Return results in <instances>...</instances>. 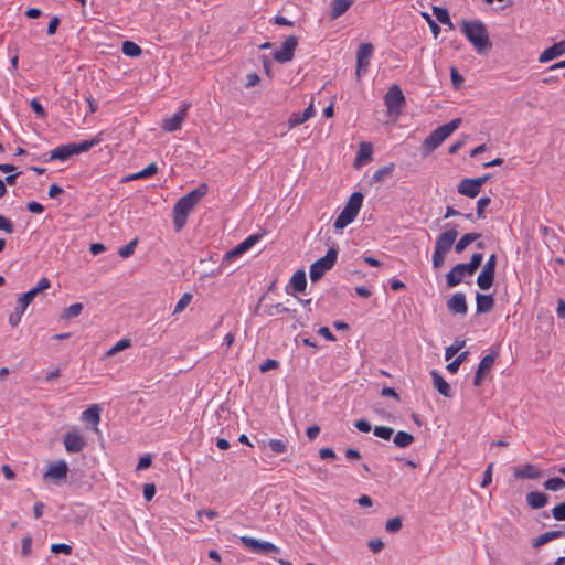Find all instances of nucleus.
<instances>
[{
  "mask_svg": "<svg viewBox=\"0 0 565 565\" xmlns=\"http://www.w3.org/2000/svg\"><path fill=\"white\" fill-rule=\"evenodd\" d=\"M209 186L206 183L200 184L186 195L180 198L173 206V225L175 231L182 230L191 211L206 195Z\"/></svg>",
  "mask_w": 565,
  "mask_h": 565,
  "instance_id": "obj_1",
  "label": "nucleus"
},
{
  "mask_svg": "<svg viewBox=\"0 0 565 565\" xmlns=\"http://www.w3.org/2000/svg\"><path fill=\"white\" fill-rule=\"evenodd\" d=\"M461 32L477 53L483 54L491 47L486 25L479 20H462Z\"/></svg>",
  "mask_w": 565,
  "mask_h": 565,
  "instance_id": "obj_2",
  "label": "nucleus"
},
{
  "mask_svg": "<svg viewBox=\"0 0 565 565\" xmlns=\"http://www.w3.org/2000/svg\"><path fill=\"white\" fill-rule=\"evenodd\" d=\"M461 121V118H455L431 131L422 143V152L424 154H428L436 150L455 130L460 127Z\"/></svg>",
  "mask_w": 565,
  "mask_h": 565,
  "instance_id": "obj_3",
  "label": "nucleus"
},
{
  "mask_svg": "<svg viewBox=\"0 0 565 565\" xmlns=\"http://www.w3.org/2000/svg\"><path fill=\"white\" fill-rule=\"evenodd\" d=\"M363 199L364 196L361 192H353L350 195L344 209L334 221L333 226L335 230H343L356 218L362 207Z\"/></svg>",
  "mask_w": 565,
  "mask_h": 565,
  "instance_id": "obj_4",
  "label": "nucleus"
},
{
  "mask_svg": "<svg viewBox=\"0 0 565 565\" xmlns=\"http://www.w3.org/2000/svg\"><path fill=\"white\" fill-rule=\"evenodd\" d=\"M98 142V139H90L78 143L73 142L56 147L51 151L50 160L65 161L74 154H79L90 150Z\"/></svg>",
  "mask_w": 565,
  "mask_h": 565,
  "instance_id": "obj_5",
  "label": "nucleus"
},
{
  "mask_svg": "<svg viewBox=\"0 0 565 565\" xmlns=\"http://www.w3.org/2000/svg\"><path fill=\"white\" fill-rule=\"evenodd\" d=\"M338 250L335 248H329L327 254L316 260L309 269V276L312 281H317L323 277V275L330 270L337 262Z\"/></svg>",
  "mask_w": 565,
  "mask_h": 565,
  "instance_id": "obj_6",
  "label": "nucleus"
},
{
  "mask_svg": "<svg viewBox=\"0 0 565 565\" xmlns=\"http://www.w3.org/2000/svg\"><path fill=\"white\" fill-rule=\"evenodd\" d=\"M489 178V174L473 179L465 178L459 182L457 186L458 193L468 198H476Z\"/></svg>",
  "mask_w": 565,
  "mask_h": 565,
  "instance_id": "obj_7",
  "label": "nucleus"
},
{
  "mask_svg": "<svg viewBox=\"0 0 565 565\" xmlns=\"http://www.w3.org/2000/svg\"><path fill=\"white\" fill-rule=\"evenodd\" d=\"M374 52V46L371 43H362L356 52V70L355 75L358 78L363 76L369 68L371 57Z\"/></svg>",
  "mask_w": 565,
  "mask_h": 565,
  "instance_id": "obj_8",
  "label": "nucleus"
},
{
  "mask_svg": "<svg viewBox=\"0 0 565 565\" xmlns=\"http://www.w3.org/2000/svg\"><path fill=\"white\" fill-rule=\"evenodd\" d=\"M51 287V282L50 280L46 278V277H42L35 287L31 288L29 291H26L25 294H23L19 299H18V306H17V309L21 310L22 312H24L28 308V306L34 300V298L41 292V291H44L46 289H49Z\"/></svg>",
  "mask_w": 565,
  "mask_h": 565,
  "instance_id": "obj_9",
  "label": "nucleus"
},
{
  "mask_svg": "<svg viewBox=\"0 0 565 565\" xmlns=\"http://www.w3.org/2000/svg\"><path fill=\"white\" fill-rule=\"evenodd\" d=\"M298 46V39L295 35L288 36L281 44L280 49L276 50L273 57L278 63H287L294 58L295 51Z\"/></svg>",
  "mask_w": 565,
  "mask_h": 565,
  "instance_id": "obj_10",
  "label": "nucleus"
},
{
  "mask_svg": "<svg viewBox=\"0 0 565 565\" xmlns=\"http://www.w3.org/2000/svg\"><path fill=\"white\" fill-rule=\"evenodd\" d=\"M63 444L68 454L81 452L86 447V440L78 429L68 430L63 437Z\"/></svg>",
  "mask_w": 565,
  "mask_h": 565,
  "instance_id": "obj_11",
  "label": "nucleus"
},
{
  "mask_svg": "<svg viewBox=\"0 0 565 565\" xmlns=\"http://www.w3.org/2000/svg\"><path fill=\"white\" fill-rule=\"evenodd\" d=\"M241 542L245 547L254 553L268 554L279 552V547H277L275 544L270 542H262L254 537L242 536Z\"/></svg>",
  "mask_w": 565,
  "mask_h": 565,
  "instance_id": "obj_12",
  "label": "nucleus"
},
{
  "mask_svg": "<svg viewBox=\"0 0 565 565\" xmlns=\"http://www.w3.org/2000/svg\"><path fill=\"white\" fill-rule=\"evenodd\" d=\"M384 102L390 113L398 110L405 102L404 94L399 86H391L384 97Z\"/></svg>",
  "mask_w": 565,
  "mask_h": 565,
  "instance_id": "obj_13",
  "label": "nucleus"
},
{
  "mask_svg": "<svg viewBox=\"0 0 565 565\" xmlns=\"http://www.w3.org/2000/svg\"><path fill=\"white\" fill-rule=\"evenodd\" d=\"M458 232L455 227L443 232L435 241V250L447 254L457 238Z\"/></svg>",
  "mask_w": 565,
  "mask_h": 565,
  "instance_id": "obj_14",
  "label": "nucleus"
},
{
  "mask_svg": "<svg viewBox=\"0 0 565 565\" xmlns=\"http://www.w3.org/2000/svg\"><path fill=\"white\" fill-rule=\"evenodd\" d=\"M189 105H184L182 109L177 111L172 117L166 118L161 125L162 129L167 132L180 130L186 117Z\"/></svg>",
  "mask_w": 565,
  "mask_h": 565,
  "instance_id": "obj_15",
  "label": "nucleus"
},
{
  "mask_svg": "<svg viewBox=\"0 0 565 565\" xmlns=\"http://www.w3.org/2000/svg\"><path fill=\"white\" fill-rule=\"evenodd\" d=\"M565 54V40L553 44L552 46L545 49L540 55H539V63H547L554 58H557Z\"/></svg>",
  "mask_w": 565,
  "mask_h": 565,
  "instance_id": "obj_16",
  "label": "nucleus"
},
{
  "mask_svg": "<svg viewBox=\"0 0 565 565\" xmlns=\"http://www.w3.org/2000/svg\"><path fill=\"white\" fill-rule=\"evenodd\" d=\"M447 308L451 313L466 315L468 310L466 296L461 292L452 295L447 301Z\"/></svg>",
  "mask_w": 565,
  "mask_h": 565,
  "instance_id": "obj_17",
  "label": "nucleus"
},
{
  "mask_svg": "<svg viewBox=\"0 0 565 565\" xmlns=\"http://www.w3.org/2000/svg\"><path fill=\"white\" fill-rule=\"evenodd\" d=\"M81 419L85 423L92 424L94 431H98L100 407L97 404L89 406L87 409L82 412Z\"/></svg>",
  "mask_w": 565,
  "mask_h": 565,
  "instance_id": "obj_18",
  "label": "nucleus"
},
{
  "mask_svg": "<svg viewBox=\"0 0 565 565\" xmlns=\"http://www.w3.org/2000/svg\"><path fill=\"white\" fill-rule=\"evenodd\" d=\"M68 467L64 460H58L49 466L47 471L45 472V478H52L55 480L64 479L67 475Z\"/></svg>",
  "mask_w": 565,
  "mask_h": 565,
  "instance_id": "obj_19",
  "label": "nucleus"
},
{
  "mask_svg": "<svg viewBox=\"0 0 565 565\" xmlns=\"http://www.w3.org/2000/svg\"><path fill=\"white\" fill-rule=\"evenodd\" d=\"M434 387L444 397H451L452 390L447 381L435 370L430 372Z\"/></svg>",
  "mask_w": 565,
  "mask_h": 565,
  "instance_id": "obj_20",
  "label": "nucleus"
},
{
  "mask_svg": "<svg viewBox=\"0 0 565 565\" xmlns=\"http://www.w3.org/2000/svg\"><path fill=\"white\" fill-rule=\"evenodd\" d=\"M525 499H526V503L532 509H541V508L545 507L548 502V495L543 492H539V491L529 492L526 494Z\"/></svg>",
  "mask_w": 565,
  "mask_h": 565,
  "instance_id": "obj_21",
  "label": "nucleus"
},
{
  "mask_svg": "<svg viewBox=\"0 0 565 565\" xmlns=\"http://www.w3.org/2000/svg\"><path fill=\"white\" fill-rule=\"evenodd\" d=\"M494 307V298L491 295L477 294L476 308L478 313H486Z\"/></svg>",
  "mask_w": 565,
  "mask_h": 565,
  "instance_id": "obj_22",
  "label": "nucleus"
},
{
  "mask_svg": "<svg viewBox=\"0 0 565 565\" xmlns=\"http://www.w3.org/2000/svg\"><path fill=\"white\" fill-rule=\"evenodd\" d=\"M158 170L159 169H158L157 163L151 162L145 169H142L136 173L127 175L124 179V181L129 182V181L139 180V179H149V178L153 177L154 174H157Z\"/></svg>",
  "mask_w": 565,
  "mask_h": 565,
  "instance_id": "obj_23",
  "label": "nucleus"
},
{
  "mask_svg": "<svg viewBox=\"0 0 565 565\" xmlns=\"http://www.w3.org/2000/svg\"><path fill=\"white\" fill-rule=\"evenodd\" d=\"M354 0H333L330 11V19L335 20L344 14L353 4Z\"/></svg>",
  "mask_w": 565,
  "mask_h": 565,
  "instance_id": "obj_24",
  "label": "nucleus"
},
{
  "mask_svg": "<svg viewBox=\"0 0 565 565\" xmlns=\"http://www.w3.org/2000/svg\"><path fill=\"white\" fill-rule=\"evenodd\" d=\"M465 275L466 271L462 269V266H460V264L455 265L446 276L447 285L449 287L459 285L462 281Z\"/></svg>",
  "mask_w": 565,
  "mask_h": 565,
  "instance_id": "obj_25",
  "label": "nucleus"
},
{
  "mask_svg": "<svg viewBox=\"0 0 565 565\" xmlns=\"http://www.w3.org/2000/svg\"><path fill=\"white\" fill-rule=\"evenodd\" d=\"M540 470H537L533 465L530 463L514 471V477L519 479H537L540 478Z\"/></svg>",
  "mask_w": 565,
  "mask_h": 565,
  "instance_id": "obj_26",
  "label": "nucleus"
},
{
  "mask_svg": "<svg viewBox=\"0 0 565 565\" xmlns=\"http://www.w3.org/2000/svg\"><path fill=\"white\" fill-rule=\"evenodd\" d=\"M564 533L562 531H548L533 539L532 545L537 548L555 539H558Z\"/></svg>",
  "mask_w": 565,
  "mask_h": 565,
  "instance_id": "obj_27",
  "label": "nucleus"
},
{
  "mask_svg": "<svg viewBox=\"0 0 565 565\" xmlns=\"http://www.w3.org/2000/svg\"><path fill=\"white\" fill-rule=\"evenodd\" d=\"M495 273L482 269L477 278V285L481 290H488L492 287Z\"/></svg>",
  "mask_w": 565,
  "mask_h": 565,
  "instance_id": "obj_28",
  "label": "nucleus"
},
{
  "mask_svg": "<svg viewBox=\"0 0 565 565\" xmlns=\"http://www.w3.org/2000/svg\"><path fill=\"white\" fill-rule=\"evenodd\" d=\"M290 285L296 292H302L306 289L307 286V279L306 274L303 270H297L291 279Z\"/></svg>",
  "mask_w": 565,
  "mask_h": 565,
  "instance_id": "obj_29",
  "label": "nucleus"
},
{
  "mask_svg": "<svg viewBox=\"0 0 565 565\" xmlns=\"http://www.w3.org/2000/svg\"><path fill=\"white\" fill-rule=\"evenodd\" d=\"M481 234L479 233H468L460 237V239L455 245L456 253H462L471 243L480 238Z\"/></svg>",
  "mask_w": 565,
  "mask_h": 565,
  "instance_id": "obj_30",
  "label": "nucleus"
},
{
  "mask_svg": "<svg viewBox=\"0 0 565 565\" xmlns=\"http://www.w3.org/2000/svg\"><path fill=\"white\" fill-rule=\"evenodd\" d=\"M373 146L370 142H361L355 157L356 162H366L372 159Z\"/></svg>",
  "mask_w": 565,
  "mask_h": 565,
  "instance_id": "obj_31",
  "label": "nucleus"
},
{
  "mask_svg": "<svg viewBox=\"0 0 565 565\" xmlns=\"http://www.w3.org/2000/svg\"><path fill=\"white\" fill-rule=\"evenodd\" d=\"M497 356H498V352H492V353H489L486 356H483L478 365L477 371H479V373H482L484 375L487 373H489L495 362Z\"/></svg>",
  "mask_w": 565,
  "mask_h": 565,
  "instance_id": "obj_32",
  "label": "nucleus"
},
{
  "mask_svg": "<svg viewBox=\"0 0 565 565\" xmlns=\"http://www.w3.org/2000/svg\"><path fill=\"white\" fill-rule=\"evenodd\" d=\"M433 13L440 23L447 25L451 30L454 29V23L451 22L447 9L435 6L433 7Z\"/></svg>",
  "mask_w": 565,
  "mask_h": 565,
  "instance_id": "obj_33",
  "label": "nucleus"
},
{
  "mask_svg": "<svg viewBox=\"0 0 565 565\" xmlns=\"http://www.w3.org/2000/svg\"><path fill=\"white\" fill-rule=\"evenodd\" d=\"M482 260L483 255L481 253H477L472 255L468 264H460V266H462V269L466 271V274L472 275L480 267Z\"/></svg>",
  "mask_w": 565,
  "mask_h": 565,
  "instance_id": "obj_34",
  "label": "nucleus"
},
{
  "mask_svg": "<svg viewBox=\"0 0 565 565\" xmlns=\"http://www.w3.org/2000/svg\"><path fill=\"white\" fill-rule=\"evenodd\" d=\"M394 169H395V164L394 163H390L387 166L379 168L373 173V177H372L373 181L374 182H382V181H384L387 177L392 175Z\"/></svg>",
  "mask_w": 565,
  "mask_h": 565,
  "instance_id": "obj_35",
  "label": "nucleus"
},
{
  "mask_svg": "<svg viewBox=\"0 0 565 565\" xmlns=\"http://www.w3.org/2000/svg\"><path fill=\"white\" fill-rule=\"evenodd\" d=\"M122 53L129 57H138L141 55V47L132 41H125L121 47Z\"/></svg>",
  "mask_w": 565,
  "mask_h": 565,
  "instance_id": "obj_36",
  "label": "nucleus"
},
{
  "mask_svg": "<svg viewBox=\"0 0 565 565\" xmlns=\"http://www.w3.org/2000/svg\"><path fill=\"white\" fill-rule=\"evenodd\" d=\"M414 441V436L406 431H398L394 437V444L399 448H406Z\"/></svg>",
  "mask_w": 565,
  "mask_h": 565,
  "instance_id": "obj_37",
  "label": "nucleus"
},
{
  "mask_svg": "<svg viewBox=\"0 0 565 565\" xmlns=\"http://www.w3.org/2000/svg\"><path fill=\"white\" fill-rule=\"evenodd\" d=\"M244 253H245V250L242 247V245L241 244L236 245L234 248H232L231 250L225 253V255L223 256L221 266H224L225 264L231 263L233 259L239 257Z\"/></svg>",
  "mask_w": 565,
  "mask_h": 565,
  "instance_id": "obj_38",
  "label": "nucleus"
},
{
  "mask_svg": "<svg viewBox=\"0 0 565 565\" xmlns=\"http://www.w3.org/2000/svg\"><path fill=\"white\" fill-rule=\"evenodd\" d=\"M83 308L81 302L73 303L64 309L62 317L65 319L76 318L82 313Z\"/></svg>",
  "mask_w": 565,
  "mask_h": 565,
  "instance_id": "obj_39",
  "label": "nucleus"
},
{
  "mask_svg": "<svg viewBox=\"0 0 565 565\" xmlns=\"http://www.w3.org/2000/svg\"><path fill=\"white\" fill-rule=\"evenodd\" d=\"M131 347V341L130 339H127V338H122L120 339L119 341L116 342L115 345H113L108 352H107V356H113L115 354H117L118 352L122 351V350H126L128 348Z\"/></svg>",
  "mask_w": 565,
  "mask_h": 565,
  "instance_id": "obj_40",
  "label": "nucleus"
},
{
  "mask_svg": "<svg viewBox=\"0 0 565 565\" xmlns=\"http://www.w3.org/2000/svg\"><path fill=\"white\" fill-rule=\"evenodd\" d=\"M543 486L548 491H559L565 488V481L559 477H555L547 479Z\"/></svg>",
  "mask_w": 565,
  "mask_h": 565,
  "instance_id": "obj_41",
  "label": "nucleus"
},
{
  "mask_svg": "<svg viewBox=\"0 0 565 565\" xmlns=\"http://www.w3.org/2000/svg\"><path fill=\"white\" fill-rule=\"evenodd\" d=\"M466 344L465 340L457 339L455 343L448 347L445 351V359L449 361L455 354H457Z\"/></svg>",
  "mask_w": 565,
  "mask_h": 565,
  "instance_id": "obj_42",
  "label": "nucleus"
},
{
  "mask_svg": "<svg viewBox=\"0 0 565 565\" xmlns=\"http://www.w3.org/2000/svg\"><path fill=\"white\" fill-rule=\"evenodd\" d=\"M267 445L275 454H284L287 451V443L282 439H270Z\"/></svg>",
  "mask_w": 565,
  "mask_h": 565,
  "instance_id": "obj_43",
  "label": "nucleus"
},
{
  "mask_svg": "<svg viewBox=\"0 0 565 565\" xmlns=\"http://www.w3.org/2000/svg\"><path fill=\"white\" fill-rule=\"evenodd\" d=\"M393 433H394L393 428H391L388 426H375L373 429V434L376 437L382 438L384 440L391 439Z\"/></svg>",
  "mask_w": 565,
  "mask_h": 565,
  "instance_id": "obj_44",
  "label": "nucleus"
},
{
  "mask_svg": "<svg viewBox=\"0 0 565 565\" xmlns=\"http://www.w3.org/2000/svg\"><path fill=\"white\" fill-rule=\"evenodd\" d=\"M192 295L191 294H183L182 297L178 300L173 313H181L191 302Z\"/></svg>",
  "mask_w": 565,
  "mask_h": 565,
  "instance_id": "obj_45",
  "label": "nucleus"
},
{
  "mask_svg": "<svg viewBox=\"0 0 565 565\" xmlns=\"http://www.w3.org/2000/svg\"><path fill=\"white\" fill-rule=\"evenodd\" d=\"M306 121V118L301 114L292 113L288 118L287 126L289 129H294Z\"/></svg>",
  "mask_w": 565,
  "mask_h": 565,
  "instance_id": "obj_46",
  "label": "nucleus"
},
{
  "mask_svg": "<svg viewBox=\"0 0 565 565\" xmlns=\"http://www.w3.org/2000/svg\"><path fill=\"white\" fill-rule=\"evenodd\" d=\"M137 243H138L137 239H132L130 243H128L127 245L122 246L118 250L119 256L122 257V258H127V257L131 256L134 254V252H135Z\"/></svg>",
  "mask_w": 565,
  "mask_h": 565,
  "instance_id": "obj_47",
  "label": "nucleus"
},
{
  "mask_svg": "<svg viewBox=\"0 0 565 565\" xmlns=\"http://www.w3.org/2000/svg\"><path fill=\"white\" fill-rule=\"evenodd\" d=\"M51 552L54 554L63 553L65 555L72 554V546L64 543H56L51 545Z\"/></svg>",
  "mask_w": 565,
  "mask_h": 565,
  "instance_id": "obj_48",
  "label": "nucleus"
},
{
  "mask_svg": "<svg viewBox=\"0 0 565 565\" xmlns=\"http://www.w3.org/2000/svg\"><path fill=\"white\" fill-rule=\"evenodd\" d=\"M491 203V199L489 196H482L477 202V217L483 218L484 209Z\"/></svg>",
  "mask_w": 565,
  "mask_h": 565,
  "instance_id": "obj_49",
  "label": "nucleus"
},
{
  "mask_svg": "<svg viewBox=\"0 0 565 565\" xmlns=\"http://www.w3.org/2000/svg\"><path fill=\"white\" fill-rule=\"evenodd\" d=\"M401 527H402L401 518L390 519V520H387V522L385 524V530L391 533H395V532L399 531Z\"/></svg>",
  "mask_w": 565,
  "mask_h": 565,
  "instance_id": "obj_50",
  "label": "nucleus"
},
{
  "mask_svg": "<svg viewBox=\"0 0 565 565\" xmlns=\"http://www.w3.org/2000/svg\"><path fill=\"white\" fill-rule=\"evenodd\" d=\"M552 515L556 521H565V501L553 508Z\"/></svg>",
  "mask_w": 565,
  "mask_h": 565,
  "instance_id": "obj_51",
  "label": "nucleus"
},
{
  "mask_svg": "<svg viewBox=\"0 0 565 565\" xmlns=\"http://www.w3.org/2000/svg\"><path fill=\"white\" fill-rule=\"evenodd\" d=\"M445 257H446L445 253L434 249L433 256H431L433 267L436 269L440 268L445 263Z\"/></svg>",
  "mask_w": 565,
  "mask_h": 565,
  "instance_id": "obj_52",
  "label": "nucleus"
},
{
  "mask_svg": "<svg viewBox=\"0 0 565 565\" xmlns=\"http://www.w3.org/2000/svg\"><path fill=\"white\" fill-rule=\"evenodd\" d=\"M260 237H262L260 234H253V235L248 236L247 238H245L239 244L242 245L244 250L247 252L250 247H253L259 241Z\"/></svg>",
  "mask_w": 565,
  "mask_h": 565,
  "instance_id": "obj_53",
  "label": "nucleus"
},
{
  "mask_svg": "<svg viewBox=\"0 0 565 565\" xmlns=\"http://www.w3.org/2000/svg\"><path fill=\"white\" fill-rule=\"evenodd\" d=\"M0 230L8 234L13 233V231H14V225L11 222V220L3 216L2 214H0Z\"/></svg>",
  "mask_w": 565,
  "mask_h": 565,
  "instance_id": "obj_54",
  "label": "nucleus"
},
{
  "mask_svg": "<svg viewBox=\"0 0 565 565\" xmlns=\"http://www.w3.org/2000/svg\"><path fill=\"white\" fill-rule=\"evenodd\" d=\"M30 106L39 118L43 119L46 116V113H45L43 106L41 105V103L38 99L33 98L30 102Z\"/></svg>",
  "mask_w": 565,
  "mask_h": 565,
  "instance_id": "obj_55",
  "label": "nucleus"
},
{
  "mask_svg": "<svg viewBox=\"0 0 565 565\" xmlns=\"http://www.w3.org/2000/svg\"><path fill=\"white\" fill-rule=\"evenodd\" d=\"M285 312H288V308L285 307L282 303H276L267 309L268 316L281 315Z\"/></svg>",
  "mask_w": 565,
  "mask_h": 565,
  "instance_id": "obj_56",
  "label": "nucleus"
},
{
  "mask_svg": "<svg viewBox=\"0 0 565 565\" xmlns=\"http://www.w3.org/2000/svg\"><path fill=\"white\" fill-rule=\"evenodd\" d=\"M23 313L24 312H22L21 310L15 308V311L13 313H11L8 319L10 326L17 327L21 322Z\"/></svg>",
  "mask_w": 565,
  "mask_h": 565,
  "instance_id": "obj_57",
  "label": "nucleus"
},
{
  "mask_svg": "<svg viewBox=\"0 0 565 565\" xmlns=\"http://www.w3.org/2000/svg\"><path fill=\"white\" fill-rule=\"evenodd\" d=\"M492 467L493 463H490L483 472V479L481 482L482 488L488 487L492 482Z\"/></svg>",
  "mask_w": 565,
  "mask_h": 565,
  "instance_id": "obj_58",
  "label": "nucleus"
},
{
  "mask_svg": "<svg viewBox=\"0 0 565 565\" xmlns=\"http://www.w3.org/2000/svg\"><path fill=\"white\" fill-rule=\"evenodd\" d=\"M154 494H156V486L153 483H146L143 486V498L147 501H150V500H152Z\"/></svg>",
  "mask_w": 565,
  "mask_h": 565,
  "instance_id": "obj_59",
  "label": "nucleus"
},
{
  "mask_svg": "<svg viewBox=\"0 0 565 565\" xmlns=\"http://www.w3.org/2000/svg\"><path fill=\"white\" fill-rule=\"evenodd\" d=\"M278 366V362L274 359H267L265 360L260 366H259V370L260 372H267L269 370H273V369H276Z\"/></svg>",
  "mask_w": 565,
  "mask_h": 565,
  "instance_id": "obj_60",
  "label": "nucleus"
},
{
  "mask_svg": "<svg viewBox=\"0 0 565 565\" xmlns=\"http://www.w3.org/2000/svg\"><path fill=\"white\" fill-rule=\"evenodd\" d=\"M260 82L259 76L256 73H249L246 76V84L245 86L247 88L256 86Z\"/></svg>",
  "mask_w": 565,
  "mask_h": 565,
  "instance_id": "obj_61",
  "label": "nucleus"
},
{
  "mask_svg": "<svg viewBox=\"0 0 565 565\" xmlns=\"http://www.w3.org/2000/svg\"><path fill=\"white\" fill-rule=\"evenodd\" d=\"M495 266H497V256H495V254H492L489 256V258L486 262L482 269L495 273Z\"/></svg>",
  "mask_w": 565,
  "mask_h": 565,
  "instance_id": "obj_62",
  "label": "nucleus"
},
{
  "mask_svg": "<svg viewBox=\"0 0 565 565\" xmlns=\"http://www.w3.org/2000/svg\"><path fill=\"white\" fill-rule=\"evenodd\" d=\"M369 548L373 552V553H379L382 551L384 544L383 542L380 540V539H374V540H371L369 541Z\"/></svg>",
  "mask_w": 565,
  "mask_h": 565,
  "instance_id": "obj_63",
  "label": "nucleus"
},
{
  "mask_svg": "<svg viewBox=\"0 0 565 565\" xmlns=\"http://www.w3.org/2000/svg\"><path fill=\"white\" fill-rule=\"evenodd\" d=\"M354 426L362 433H369L372 429L371 424L365 419L356 420Z\"/></svg>",
  "mask_w": 565,
  "mask_h": 565,
  "instance_id": "obj_64",
  "label": "nucleus"
}]
</instances>
